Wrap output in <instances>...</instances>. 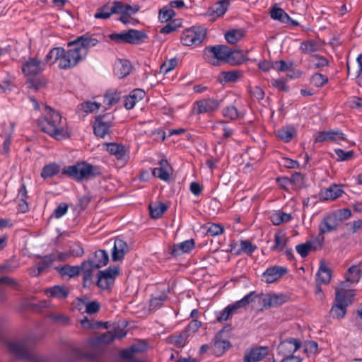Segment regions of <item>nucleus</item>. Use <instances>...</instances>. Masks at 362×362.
<instances>
[{"mask_svg": "<svg viewBox=\"0 0 362 362\" xmlns=\"http://www.w3.org/2000/svg\"><path fill=\"white\" fill-rule=\"evenodd\" d=\"M47 108L49 110L47 115L37 121L40 129L57 141L69 138V133L61 115L49 107Z\"/></svg>", "mask_w": 362, "mask_h": 362, "instance_id": "nucleus-1", "label": "nucleus"}, {"mask_svg": "<svg viewBox=\"0 0 362 362\" xmlns=\"http://www.w3.org/2000/svg\"><path fill=\"white\" fill-rule=\"evenodd\" d=\"M62 173L63 175H67L77 182L88 180L101 174L98 167L86 161L78 162L75 165L64 167Z\"/></svg>", "mask_w": 362, "mask_h": 362, "instance_id": "nucleus-2", "label": "nucleus"}, {"mask_svg": "<svg viewBox=\"0 0 362 362\" xmlns=\"http://www.w3.org/2000/svg\"><path fill=\"white\" fill-rule=\"evenodd\" d=\"M229 53V47L223 45L208 46L204 50L206 60L214 66H219L220 62H226Z\"/></svg>", "mask_w": 362, "mask_h": 362, "instance_id": "nucleus-3", "label": "nucleus"}, {"mask_svg": "<svg viewBox=\"0 0 362 362\" xmlns=\"http://www.w3.org/2000/svg\"><path fill=\"white\" fill-rule=\"evenodd\" d=\"M67 50L63 48V52L59 54L58 66L62 69H69L74 67L79 62L84 59L80 54V51L74 45H67Z\"/></svg>", "mask_w": 362, "mask_h": 362, "instance_id": "nucleus-4", "label": "nucleus"}, {"mask_svg": "<svg viewBox=\"0 0 362 362\" xmlns=\"http://www.w3.org/2000/svg\"><path fill=\"white\" fill-rule=\"evenodd\" d=\"M206 29L202 26H193L186 29L182 34L181 42L185 46L198 45L202 42Z\"/></svg>", "mask_w": 362, "mask_h": 362, "instance_id": "nucleus-5", "label": "nucleus"}, {"mask_svg": "<svg viewBox=\"0 0 362 362\" xmlns=\"http://www.w3.org/2000/svg\"><path fill=\"white\" fill-rule=\"evenodd\" d=\"M119 274L118 267H110L103 271H99L98 273V286L103 290L109 289Z\"/></svg>", "mask_w": 362, "mask_h": 362, "instance_id": "nucleus-6", "label": "nucleus"}, {"mask_svg": "<svg viewBox=\"0 0 362 362\" xmlns=\"http://www.w3.org/2000/svg\"><path fill=\"white\" fill-rule=\"evenodd\" d=\"M339 225V223L333 213L322 220L319 225V235L316 237V241L319 243L320 246H322L324 243L323 235L336 230Z\"/></svg>", "mask_w": 362, "mask_h": 362, "instance_id": "nucleus-7", "label": "nucleus"}, {"mask_svg": "<svg viewBox=\"0 0 362 362\" xmlns=\"http://www.w3.org/2000/svg\"><path fill=\"white\" fill-rule=\"evenodd\" d=\"M98 43V40L95 38L90 37L88 34L78 37L75 40L69 42V45H74L80 51V54L83 59L88 54V49L95 46Z\"/></svg>", "mask_w": 362, "mask_h": 362, "instance_id": "nucleus-8", "label": "nucleus"}, {"mask_svg": "<svg viewBox=\"0 0 362 362\" xmlns=\"http://www.w3.org/2000/svg\"><path fill=\"white\" fill-rule=\"evenodd\" d=\"M109 117L108 115H98L95 117L93 123V132L95 136L104 138L109 133L110 128L112 125Z\"/></svg>", "mask_w": 362, "mask_h": 362, "instance_id": "nucleus-9", "label": "nucleus"}, {"mask_svg": "<svg viewBox=\"0 0 362 362\" xmlns=\"http://www.w3.org/2000/svg\"><path fill=\"white\" fill-rule=\"evenodd\" d=\"M355 297L354 291H349L345 282L340 284V287L335 290L334 302L337 304L344 305L347 304V307L352 304Z\"/></svg>", "mask_w": 362, "mask_h": 362, "instance_id": "nucleus-10", "label": "nucleus"}, {"mask_svg": "<svg viewBox=\"0 0 362 362\" xmlns=\"http://www.w3.org/2000/svg\"><path fill=\"white\" fill-rule=\"evenodd\" d=\"M301 346V342L296 339H289L281 342L278 352L284 358L295 357L293 354Z\"/></svg>", "mask_w": 362, "mask_h": 362, "instance_id": "nucleus-11", "label": "nucleus"}, {"mask_svg": "<svg viewBox=\"0 0 362 362\" xmlns=\"http://www.w3.org/2000/svg\"><path fill=\"white\" fill-rule=\"evenodd\" d=\"M45 64L36 58H30L22 65V71L27 76H35L41 73Z\"/></svg>", "mask_w": 362, "mask_h": 362, "instance_id": "nucleus-12", "label": "nucleus"}, {"mask_svg": "<svg viewBox=\"0 0 362 362\" xmlns=\"http://www.w3.org/2000/svg\"><path fill=\"white\" fill-rule=\"evenodd\" d=\"M344 193L343 185L332 184L329 187L322 189L319 197L323 201H333L339 198Z\"/></svg>", "mask_w": 362, "mask_h": 362, "instance_id": "nucleus-13", "label": "nucleus"}, {"mask_svg": "<svg viewBox=\"0 0 362 362\" xmlns=\"http://www.w3.org/2000/svg\"><path fill=\"white\" fill-rule=\"evenodd\" d=\"M288 269L281 266H273L267 268L262 276L264 281L267 284H272L281 279L287 274Z\"/></svg>", "mask_w": 362, "mask_h": 362, "instance_id": "nucleus-14", "label": "nucleus"}, {"mask_svg": "<svg viewBox=\"0 0 362 362\" xmlns=\"http://www.w3.org/2000/svg\"><path fill=\"white\" fill-rule=\"evenodd\" d=\"M344 134L340 130L322 131L318 133L315 142L333 141L339 143L341 141H345Z\"/></svg>", "mask_w": 362, "mask_h": 362, "instance_id": "nucleus-15", "label": "nucleus"}, {"mask_svg": "<svg viewBox=\"0 0 362 362\" xmlns=\"http://www.w3.org/2000/svg\"><path fill=\"white\" fill-rule=\"evenodd\" d=\"M129 251L127 243L120 238H116L114 242V247L112 251V259L114 262L121 261Z\"/></svg>", "mask_w": 362, "mask_h": 362, "instance_id": "nucleus-16", "label": "nucleus"}, {"mask_svg": "<svg viewBox=\"0 0 362 362\" xmlns=\"http://www.w3.org/2000/svg\"><path fill=\"white\" fill-rule=\"evenodd\" d=\"M159 167L153 168L152 174L153 176L163 181H168L172 174V168L167 160L162 159L160 160Z\"/></svg>", "mask_w": 362, "mask_h": 362, "instance_id": "nucleus-17", "label": "nucleus"}, {"mask_svg": "<svg viewBox=\"0 0 362 362\" xmlns=\"http://www.w3.org/2000/svg\"><path fill=\"white\" fill-rule=\"evenodd\" d=\"M230 2L228 0H218L212 8L205 13L206 16L211 17V21H214L217 17L223 16L228 10Z\"/></svg>", "mask_w": 362, "mask_h": 362, "instance_id": "nucleus-18", "label": "nucleus"}, {"mask_svg": "<svg viewBox=\"0 0 362 362\" xmlns=\"http://www.w3.org/2000/svg\"><path fill=\"white\" fill-rule=\"evenodd\" d=\"M268 354V348L266 346L255 347L246 353L244 356V362H257L262 360Z\"/></svg>", "mask_w": 362, "mask_h": 362, "instance_id": "nucleus-19", "label": "nucleus"}, {"mask_svg": "<svg viewBox=\"0 0 362 362\" xmlns=\"http://www.w3.org/2000/svg\"><path fill=\"white\" fill-rule=\"evenodd\" d=\"M225 328L226 327L219 331L214 339V345L212 349L214 353L218 356L222 355L230 347V343L229 341L222 339V332L224 331Z\"/></svg>", "mask_w": 362, "mask_h": 362, "instance_id": "nucleus-20", "label": "nucleus"}, {"mask_svg": "<svg viewBox=\"0 0 362 362\" xmlns=\"http://www.w3.org/2000/svg\"><path fill=\"white\" fill-rule=\"evenodd\" d=\"M362 276V263L351 266L344 274L345 283L357 284Z\"/></svg>", "mask_w": 362, "mask_h": 362, "instance_id": "nucleus-21", "label": "nucleus"}, {"mask_svg": "<svg viewBox=\"0 0 362 362\" xmlns=\"http://www.w3.org/2000/svg\"><path fill=\"white\" fill-rule=\"evenodd\" d=\"M197 105V113H209L215 111L219 107V102L215 99H203L196 103Z\"/></svg>", "mask_w": 362, "mask_h": 362, "instance_id": "nucleus-22", "label": "nucleus"}, {"mask_svg": "<svg viewBox=\"0 0 362 362\" xmlns=\"http://www.w3.org/2000/svg\"><path fill=\"white\" fill-rule=\"evenodd\" d=\"M126 32L127 43L128 44L139 45L144 42L148 38L147 34L143 30L129 29Z\"/></svg>", "mask_w": 362, "mask_h": 362, "instance_id": "nucleus-23", "label": "nucleus"}, {"mask_svg": "<svg viewBox=\"0 0 362 362\" xmlns=\"http://www.w3.org/2000/svg\"><path fill=\"white\" fill-rule=\"evenodd\" d=\"M194 239H189L182 243L175 244L170 250V254L174 256H180L184 253L190 252L194 247Z\"/></svg>", "mask_w": 362, "mask_h": 362, "instance_id": "nucleus-24", "label": "nucleus"}, {"mask_svg": "<svg viewBox=\"0 0 362 362\" xmlns=\"http://www.w3.org/2000/svg\"><path fill=\"white\" fill-rule=\"evenodd\" d=\"M131 65L128 60L118 59L114 64V74L119 78H122L129 74Z\"/></svg>", "mask_w": 362, "mask_h": 362, "instance_id": "nucleus-25", "label": "nucleus"}, {"mask_svg": "<svg viewBox=\"0 0 362 362\" xmlns=\"http://www.w3.org/2000/svg\"><path fill=\"white\" fill-rule=\"evenodd\" d=\"M45 294L51 298L65 299L69 294V289L65 286H54L45 290Z\"/></svg>", "mask_w": 362, "mask_h": 362, "instance_id": "nucleus-26", "label": "nucleus"}, {"mask_svg": "<svg viewBox=\"0 0 362 362\" xmlns=\"http://www.w3.org/2000/svg\"><path fill=\"white\" fill-rule=\"evenodd\" d=\"M322 246L319 245V243L316 241V238L313 241H307L305 243L299 244L296 246L297 252L302 257H305L312 250L320 249Z\"/></svg>", "mask_w": 362, "mask_h": 362, "instance_id": "nucleus-27", "label": "nucleus"}, {"mask_svg": "<svg viewBox=\"0 0 362 362\" xmlns=\"http://www.w3.org/2000/svg\"><path fill=\"white\" fill-rule=\"evenodd\" d=\"M95 263V267L100 268L107 264L109 262V255L104 250H96L92 256L88 257Z\"/></svg>", "mask_w": 362, "mask_h": 362, "instance_id": "nucleus-28", "label": "nucleus"}, {"mask_svg": "<svg viewBox=\"0 0 362 362\" xmlns=\"http://www.w3.org/2000/svg\"><path fill=\"white\" fill-rule=\"evenodd\" d=\"M148 209L151 217L153 219H158L168 210V206L165 204L158 202L151 203Z\"/></svg>", "mask_w": 362, "mask_h": 362, "instance_id": "nucleus-29", "label": "nucleus"}, {"mask_svg": "<svg viewBox=\"0 0 362 362\" xmlns=\"http://www.w3.org/2000/svg\"><path fill=\"white\" fill-rule=\"evenodd\" d=\"M80 268V273L83 272V279L84 281H87L91 279L93 272L97 269L95 267V263L89 258L87 260L82 262Z\"/></svg>", "mask_w": 362, "mask_h": 362, "instance_id": "nucleus-30", "label": "nucleus"}, {"mask_svg": "<svg viewBox=\"0 0 362 362\" xmlns=\"http://www.w3.org/2000/svg\"><path fill=\"white\" fill-rule=\"evenodd\" d=\"M229 54L226 62L231 65H240L245 61L244 55L241 50L233 49L229 47Z\"/></svg>", "mask_w": 362, "mask_h": 362, "instance_id": "nucleus-31", "label": "nucleus"}, {"mask_svg": "<svg viewBox=\"0 0 362 362\" xmlns=\"http://www.w3.org/2000/svg\"><path fill=\"white\" fill-rule=\"evenodd\" d=\"M332 276V270L326 267L325 263L321 262L320 269L317 273V281L318 283L327 284L329 283Z\"/></svg>", "mask_w": 362, "mask_h": 362, "instance_id": "nucleus-32", "label": "nucleus"}, {"mask_svg": "<svg viewBox=\"0 0 362 362\" xmlns=\"http://www.w3.org/2000/svg\"><path fill=\"white\" fill-rule=\"evenodd\" d=\"M56 270L62 276H67L69 278L75 277L80 274V268L78 266H71L69 264L57 267Z\"/></svg>", "mask_w": 362, "mask_h": 362, "instance_id": "nucleus-33", "label": "nucleus"}, {"mask_svg": "<svg viewBox=\"0 0 362 362\" xmlns=\"http://www.w3.org/2000/svg\"><path fill=\"white\" fill-rule=\"evenodd\" d=\"M54 261H56V255L54 254H49L42 257V259L37 264V272L35 273L33 276L40 275L43 271L49 267Z\"/></svg>", "mask_w": 362, "mask_h": 362, "instance_id": "nucleus-34", "label": "nucleus"}, {"mask_svg": "<svg viewBox=\"0 0 362 362\" xmlns=\"http://www.w3.org/2000/svg\"><path fill=\"white\" fill-rule=\"evenodd\" d=\"M107 151L112 155H115L118 160H125L127 155L124 146L115 143L107 144Z\"/></svg>", "mask_w": 362, "mask_h": 362, "instance_id": "nucleus-35", "label": "nucleus"}, {"mask_svg": "<svg viewBox=\"0 0 362 362\" xmlns=\"http://www.w3.org/2000/svg\"><path fill=\"white\" fill-rule=\"evenodd\" d=\"M70 357L71 358V361L82 360L84 358L90 360H95L96 358V356L95 354L90 352H84L78 348H74L71 350Z\"/></svg>", "mask_w": 362, "mask_h": 362, "instance_id": "nucleus-36", "label": "nucleus"}, {"mask_svg": "<svg viewBox=\"0 0 362 362\" xmlns=\"http://www.w3.org/2000/svg\"><path fill=\"white\" fill-rule=\"evenodd\" d=\"M188 337L187 333H186L185 330H182L179 334L169 336L168 337V341L177 347H183L187 343Z\"/></svg>", "mask_w": 362, "mask_h": 362, "instance_id": "nucleus-37", "label": "nucleus"}, {"mask_svg": "<svg viewBox=\"0 0 362 362\" xmlns=\"http://www.w3.org/2000/svg\"><path fill=\"white\" fill-rule=\"evenodd\" d=\"M59 171L60 166L55 163H52L42 168L40 175L42 178L47 179L57 175Z\"/></svg>", "mask_w": 362, "mask_h": 362, "instance_id": "nucleus-38", "label": "nucleus"}, {"mask_svg": "<svg viewBox=\"0 0 362 362\" xmlns=\"http://www.w3.org/2000/svg\"><path fill=\"white\" fill-rule=\"evenodd\" d=\"M257 297V294L255 291H251L246 296H245L242 299L240 300L236 301L233 305V308H235L236 310L245 308L247 305H248L250 303L255 302L256 298Z\"/></svg>", "mask_w": 362, "mask_h": 362, "instance_id": "nucleus-39", "label": "nucleus"}, {"mask_svg": "<svg viewBox=\"0 0 362 362\" xmlns=\"http://www.w3.org/2000/svg\"><path fill=\"white\" fill-rule=\"evenodd\" d=\"M271 221L275 226H279L282 223H288L292 220V216L283 211H277L271 215Z\"/></svg>", "mask_w": 362, "mask_h": 362, "instance_id": "nucleus-40", "label": "nucleus"}, {"mask_svg": "<svg viewBox=\"0 0 362 362\" xmlns=\"http://www.w3.org/2000/svg\"><path fill=\"white\" fill-rule=\"evenodd\" d=\"M244 36V31L242 30L232 29L225 33V39L229 44L235 45Z\"/></svg>", "mask_w": 362, "mask_h": 362, "instance_id": "nucleus-41", "label": "nucleus"}, {"mask_svg": "<svg viewBox=\"0 0 362 362\" xmlns=\"http://www.w3.org/2000/svg\"><path fill=\"white\" fill-rule=\"evenodd\" d=\"M270 15L272 18L279 21L281 23H287L291 20V17L281 8L273 7Z\"/></svg>", "mask_w": 362, "mask_h": 362, "instance_id": "nucleus-42", "label": "nucleus"}, {"mask_svg": "<svg viewBox=\"0 0 362 362\" xmlns=\"http://www.w3.org/2000/svg\"><path fill=\"white\" fill-rule=\"evenodd\" d=\"M347 304L341 305L335 303H333L332 307L329 311V315L333 318L341 320L344 318L346 313Z\"/></svg>", "mask_w": 362, "mask_h": 362, "instance_id": "nucleus-43", "label": "nucleus"}, {"mask_svg": "<svg viewBox=\"0 0 362 362\" xmlns=\"http://www.w3.org/2000/svg\"><path fill=\"white\" fill-rule=\"evenodd\" d=\"M126 325L122 323H114L112 327H109L108 328L112 334H113L115 339H121L126 336L127 332L125 330Z\"/></svg>", "mask_w": 362, "mask_h": 362, "instance_id": "nucleus-44", "label": "nucleus"}, {"mask_svg": "<svg viewBox=\"0 0 362 362\" xmlns=\"http://www.w3.org/2000/svg\"><path fill=\"white\" fill-rule=\"evenodd\" d=\"M295 132V129L293 127L288 126L279 129L276 134L281 140L288 142L292 139Z\"/></svg>", "mask_w": 362, "mask_h": 362, "instance_id": "nucleus-45", "label": "nucleus"}, {"mask_svg": "<svg viewBox=\"0 0 362 362\" xmlns=\"http://www.w3.org/2000/svg\"><path fill=\"white\" fill-rule=\"evenodd\" d=\"M120 100V92L115 90H109L104 96V103L108 105L117 103Z\"/></svg>", "mask_w": 362, "mask_h": 362, "instance_id": "nucleus-46", "label": "nucleus"}, {"mask_svg": "<svg viewBox=\"0 0 362 362\" xmlns=\"http://www.w3.org/2000/svg\"><path fill=\"white\" fill-rule=\"evenodd\" d=\"M140 348L137 345H132L129 349H124L121 352V356L124 359L131 361L132 362H141L136 361L134 356L136 353L140 351Z\"/></svg>", "mask_w": 362, "mask_h": 362, "instance_id": "nucleus-47", "label": "nucleus"}, {"mask_svg": "<svg viewBox=\"0 0 362 362\" xmlns=\"http://www.w3.org/2000/svg\"><path fill=\"white\" fill-rule=\"evenodd\" d=\"M81 324L85 329H97L102 326L105 329L108 328V322H103L100 321L94 322L92 320H90L87 317H84V318L81 320Z\"/></svg>", "mask_w": 362, "mask_h": 362, "instance_id": "nucleus-48", "label": "nucleus"}, {"mask_svg": "<svg viewBox=\"0 0 362 362\" xmlns=\"http://www.w3.org/2000/svg\"><path fill=\"white\" fill-rule=\"evenodd\" d=\"M63 52V47H54L46 55L45 61L46 63L53 64L54 62H59V54Z\"/></svg>", "mask_w": 362, "mask_h": 362, "instance_id": "nucleus-49", "label": "nucleus"}, {"mask_svg": "<svg viewBox=\"0 0 362 362\" xmlns=\"http://www.w3.org/2000/svg\"><path fill=\"white\" fill-rule=\"evenodd\" d=\"M112 14L111 6L108 4H106L97 9L94 17L95 18L107 19Z\"/></svg>", "mask_w": 362, "mask_h": 362, "instance_id": "nucleus-50", "label": "nucleus"}, {"mask_svg": "<svg viewBox=\"0 0 362 362\" xmlns=\"http://www.w3.org/2000/svg\"><path fill=\"white\" fill-rule=\"evenodd\" d=\"M300 49L303 53L310 54L318 50V45L314 40H308L302 42Z\"/></svg>", "mask_w": 362, "mask_h": 362, "instance_id": "nucleus-51", "label": "nucleus"}, {"mask_svg": "<svg viewBox=\"0 0 362 362\" xmlns=\"http://www.w3.org/2000/svg\"><path fill=\"white\" fill-rule=\"evenodd\" d=\"M240 249L239 251L236 252V254H240L241 252H243L249 255H252V252L256 250V245H252V243L248 240H240Z\"/></svg>", "mask_w": 362, "mask_h": 362, "instance_id": "nucleus-52", "label": "nucleus"}, {"mask_svg": "<svg viewBox=\"0 0 362 362\" xmlns=\"http://www.w3.org/2000/svg\"><path fill=\"white\" fill-rule=\"evenodd\" d=\"M236 310L235 308H233L232 304L228 305L219 313V315L217 316L216 321L218 322L226 321Z\"/></svg>", "mask_w": 362, "mask_h": 362, "instance_id": "nucleus-53", "label": "nucleus"}, {"mask_svg": "<svg viewBox=\"0 0 362 362\" xmlns=\"http://www.w3.org/2000/svg\"><path fill=\"white\" fill-rule=\"evenodd\" d=\"M28 83L29 88L38 90L46 85L47 80L42 77H34L29 78Z\"/></svg>", "mask_w": 362, "mask_h": 362, "instance_id": "nucleus-54", "label": "nucleus"}, {"mask_svg": "<svg viewBox=\"0 0 362 362\" xmlns=\"http://www.w3.org/2000/svg\"><path fill=\"white\" fill-rule=\"evenodd\" d=\"M290 181L293 189H301L304 185V177L300 173H293L290 177Z\"/></svg>", "mask_w": 362, "mask_h": 362, "instance_id": "nucleus-55", "label": "nucleus"}, {"mask_svg": "<svg viewBox=\"0 0 362 362\" xmlns=\"http://www.w3.org/2000/svg\"><path fill=\"white\" fill-rule=\"evenodd\" d=\"M310 82L315 87H322L328 82V77L322 74L316 73L312 76Z\"/></svg>", "mask_w": 362, "mask_h": 362, "instance_id": "nucleus-56", "label": "nucleus"}, {"mask_svg": "<svg viewBox=\"0 0 362 362\" xmlns=\"http://www.w3.org/2000/svg\"><path fill=\"white\" fill-rule=\"evenodd\" d=\"M165 300L166 296L163 294L153 297L150 300V310H156L160 308Z\"/></svg>", "mask_w": 362, "mask_h": 362, "instance_id": "nucleus-57", "label": "nucleus"}, {"mask_svg": "<svg viewBox=\"0 0 362 362\" xmlns=\"http://www.w3.org/2000/svg\"><path fill=\"white\" fill-rule=\"evenodd\" d=\"M274 241L275 244L272 247V250L274 251L276 250H284L286 245L287 240L284 238L283 236H281L280 234L276 233L274 235Z\"/></svg>", "mask_w": 362, "mask_h": 362, "instance_id": "nucleus-58", "label": "nucleus"}, {"mask_svg": "<svg viewBox=\"0 0 362 362\" xmlns=\"http://www.w3.org/2000/svg\"><path fill=\"white\" fill-rule=\"evenodd\" d=\"M221 74L226 82H235L242 76L238 71H223Z\"/></svg>", "mask_w": 362, "mask_h": 362, "instance_id": "nucleus-59", "label": "nucleus"}, {"mask_svg": "<svg viewBox=\"0 0 362 362\" xmlns=\"http://www.w3.org/2000/svg\"><path fill=\"white\" fill-rule=\"evenodd\" d=\"M175 15V12L173 9L171 8H168L166 7H163L162 8L160 11H159V19L160 21L163 23V22H167L169 20H170L173 17V16Z\"/></svg>", "mask_w": 362, "mask_h": 362, "instance_id": "nucleus-60", "label": "nucleus"}, {"mask_svg": "<svg viewBox=\"0 0 362 362\" xmlns=\"http://www.w3.org/2000/svg\"><path fill=\"white\" fill-rule=\"evenodd\" d=\"M333 214L334 216H336V218L339 223L344 220H347L351 216V211L348 208L337 210Z\"/></svg>", "mask_w": 362, "mask_h": 362, "instance_id": "nucleus-61", "label": "nucleus"}, {"mask_svg": "<svg viewBox=\"0 0 362 362\" xmlns=\"http://www.w3.org/2000/svg\"><path fill=\"white\" fill-rule=\"evenodd\" d=\"M223 227L221 224L212 223L207 228L206 233L211 236H216L223 233Z\"/></svg>", "mask_w": 362, "mask_h": 362, "instance_id": "nucleus-62", "label": "nucleus"}, {"mask_svg": "<svg viewBox=\"0 0 362 362\" xmlns=\"http://www.w3.org/2000/svg\"><path fill=\"white\" fill-rule=\"evenodd\" d=\"M71 257H80L84 254L83 247L78 243H74L68 250Z\"/></svg>", "mask_w": 362, "mask_h": 362, "instance_id": "nucleus-63", "label": "nucleus"}, {"mask_svg": "<svg viewBox=\"0 0 362 362\" xmlns=\"http://www.w3.org/2000/svg\"><path fill=\"white\" fill-rule=\"evenodd\" d=\"M248 91L251 95V97H252L253 98L257 100H262L264 97V90L259 86H253V87H250L249 89H248Z\"/></svg>", "mask_w": 362, "mask_h": 362, "instance_id": "nucleus-64", "label": "nucleus"}]
</instances>
